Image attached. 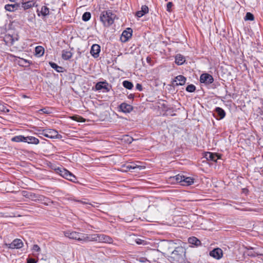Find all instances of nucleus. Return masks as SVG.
I'll return each mask as SVG.
<instances>
[{"label":"nucleus","instance_id":"obj_1","mask_svg":"<svg viewBox=\"0 0 263 263\" xmlns=\"http://www.w3.org/2000/svg\"><path fill=\"white\" fill-rule=\"evenodd\" d=\"M116 17V15L111 10H108L101 12L100 20L105 27H109L114 23Z\"/></svg>","mask_w":263,"mask_h":263},{"label":"nucleus","instance_id":"obj_2","mask_svg":"<svg viewBox=\"0 0 263 263\" xmlns=\"http://www.w3.org/2000/svg\"><path fill=\"white\" fill-rule=\"evenodd\" d=\"M65 237L71 239H75L78 241H88L90 240V236H84V235L76 231H66L64 232Z\"/></svg>","mask_w":263,"mask_h":263},{"label":"nucleus","instance_id":"obj_3","mask_svg":"<svg viewBox=\"0 0 263 263\" xmlns=\"http://www.w3.org/2000/svg\"><path fill=\"white\" fill-rule=\"evenodd\" d=\"M90 241H96L100 242L111 243L113 240L111 237L104 234H96L92 235Z\"/></svg>","mask_w":263,"mask_h":263},{"label":"nucleus","instance_id":"obj_4","mask_svg":"<svg viewBox=\"0 0 263 263\" xmlns=\"http://www.w3.org/2000/svg\"><path fill=\"white\" fill-rule=\"evenodd\" d=\"M111 86L106 82H98L95 86V88L97 90L103 89V92H109L110 91Z\"/></svg>","mask_w":263,"mask_h":263},{"label":"nucleus","instance_id":"obj_5","mask_svg":"<svg viewBox=\"0 0 263 263\" xmlns=\"http://www.w3.org/2000/svg\"><path fill=\"white\" fill-rule=\"evenodd\" d=\"M46 133L45 134V137L50 138V139H61L62 136L59 134L58 132L54 129H45Z\"/></svg>","mask_w":263,"mask_h":263},{"label":"nucleus","instance_id":"obj_6","mask_svg":"<svg viewBox=\"0 0 263 263\" xmlns=\"http://www.w3.org/2000/svg\"><path fill=\"white\" fill-rule=\"evenodd\" d=\"M200 81L206 84H212L214 81L213 77L208 73H203L200 76Z\"/></svg>","mask_w":263,"mask_h":263},{"label":"nucleus","instance_id":"obj_7","mask_svg":"<svg viewBox=\"0 0 263 263\" xmlns=\"http://www.w3.org/2000/svg\"><path fill=\"white\" fill-rule=\"evenodd\" d=\"M209 255L215 259H220L222 257L223 251L220 248H215L210 252Z\"/></svg>","mask_w":263,"mask_h":263},{"label":"nucleus","instance_id":"obj_8","mask_svg":"<svg viewBox=\"0 0 263 263\" xmlns=\"http://www.w3.org/2000/svg\"><path fill=\"white\" fill-rule=\"evenodd\" d=\"M133 30L130 28H127L124 30L121 36V40L122 42H127L132 36Z\"/></svg>","mask_w":263,"mask_h":263},{"label":"nucleus","instance_id":"obj_9","mask_svg":"<svg viewBox=\"0 0 263 263\" xmlns=\"http://www.w3.org/2000/svg\"><path fill=\"white\" fill-rule=\"evenodd\" d=\"M23 246V241L20 239H15L11 243L8 244V247L10 249H20Z\"/></svg>","mask_w":263,"mask_h":263},{"label":"nucleus","instance_id":"obj_10","mask_svg":"<svg viewBox=\"0 0 263 263\" xmlns=\"http://www.w3.org/2000/svg\"><path fill=\"white\" fill-rule=\"evenodd\" d=\"M214 115L216 117L217 119L221 120L224 118L226 112L222 108L217 107L214 110Z\"/></svg>","mask_w":263,"mask_h":263},{"label":"nucleus","instance_id":"obj_11","mask_svg":"<svg viewBox=\"0 0 263 263\" xmlns=\"http://www.w3.org/2000/svg\"><path fill=\"white\" fill-rule=\"evenodd\" d=\"M49 9L46 6H43L41 10L37 9L36 11L39 16H42L43 17H46L49 14Z\"/></svg>","mask_w":263,"mask_h":263},{"label":"nucleus","instance_id":"obj_12","mask_svg":"<svg viewBox=\"0 0 263 263\" xmlns=\"http://www.w3.org/2000/svg\"><path fill=\"white\" fill-rule=\"evenodd\" d=\"M120 109L124 113H129L132 111L133 107L132 105L126 103H122L119 106Z\"/></svg>","mask_w":263,"mask_h":263},{"label":"nucleus","instance_id":"obj_13","mask_svg":"<svg viewBox=\"0 0 263 263\" xmlns=\"http://www.w3.org/2000/svg\"><path fill=\"white\" fill-rule=\"evenodd\" d=\"M100 52V46L98 44H93L91 46L90 53L95 58H98Z\"/></svg>","mask_w":263,"mask_h":263},{"label":"nucleus","instance_id":"obj_14","mask_svg":"<svg viewBox=\"0 0 263 263\" xmlns=\"http://www.w3.org/2000/svg\"><path fill=\"white\" fill-rule=\"evenodd\" d=\"M204 157L208 160H211L215 162L218 159H220V157L217 154H214L211 152H206L204 155Z\"/></svg>","mask_w":263,"mask_h":263},{"label":"nucleus","instance_id":"obj_15","mask_svg":"<svg viewBox=\"0 0 263 263\" xmlns=\"http://www.w3.org/2000/svg\"><path fill=\"white\" fill-rule=\"evenodd\" d=\"M186 78L182 75H179L177 76L174 82H176L175 85H183L185 83Z\"/></svg>","mask_w":263,"mask_h":263},{"label":"nucleus","instance_id":"obj_16","mask_svg":"<svg viewBox=\"0 0 263 263\" xmlns=\"http://www.w3.org/2000/svg\"><path fill=\"white\" fill-rule=\"evenodd\" d=\"M20 7V4L16 3L14 4H7L5 6V9L9 12H13L18 10Z\"/></svg>","mask_w":263,"mask_h":263},{"label":"nucleus","instance_id":"obj_17","mask_svg":"<svg viewBox=\"0 0 263 263\" xmlns=\"http://www.w3.org/2000/svg\"><path fill=\"white\" fill-rule=\"evenodd\" d=\"M37 5L34 1H28L27 2L22 3V7L24 10L28 9L32 7H37Z\"/></svg>","mask_w":263,"mask_h":263},{"label":"nucleus","instance_id":"obj_18","mask_svg":"<svg viewBox=\"0 0 263 263\" xmlns=\"http://www.w3.org/2000/svg\"><path fill=\"white\" fill-rule=\"evenodd\" d=\"M44 198L45 197L44 196L36 194L32 192L30 193V197H29V199L34 201H42Z\"/></svg>","mask_w":263,"mask_h":263},{"label":"nucleus","instance_id":"obj_19","mask_svg":"<svg viewBox=\"0 0 263 263\" xmlns=\"http://www.w3.org/2000/svg\"><path fill=\"white\" fill-rule=\"evenodd\" d=\"M182 179L183 182L182 183V185L189 186L194 183V179L190 177H186L185 176H184V178H183Z\"/></svg>","mask_w":263,"mask_h":263},{"label":"nucleus","instance_id":"obj_20","mask_svg":"<svg viewBox=\"0 0 263 263\" xmlns=\"http://www.w3.org/2000/svg\"><path fill=\"white\" fill-rule=\"evenodd\" d=\"M185 61L184 57L180 54H178L175 57V63L178 65H182Z\"/></svg>","mask_w":263,"mask_h":263},{"label":"nucleus","instance_id":"obj_21","mask_svg":"<svg viewBox=\"0 0 263 263\" xmlns=\"http://www.w3.org/2000/svg\"><path fill=\"white\" fill-rule=\"evenodd\" d=\"M26 140L25 142H27L29 144H37L39 143V140L32 136L26 137Z\"/></svg>","mask_w":263,"mask_h":263},{"label":"nucleus","instance_id":"obj_22","mask_svg":"<svg viewBox=\"0 0 263 263\" xmlns=\"http://www.w3.org/2000/svg\"><path fill=\"white\" fill-rule=\"evenodd\" d=\"M57 173H59L62 177L67 179L68 174L70 172L64 168H58Z\"/></svg>","mask_w":263,"mask_h":263},{"label":"nucleus","instance_id":"obj_23","mask_svg":"<svg viewBox=\"0 0 263 263\" xmlns=\"http://www.w3.org/2000/svg\"><path fill=\"white\" fill-rule=\"evenodd\" d=\"M189 243L194 245L196 247L201 245V241L195 237H191L188 239Z\"/></svg>","mask_w":263,"mask_h":263},{"label":"nucleus","instance_id":"obj_24","mask_svg":"<svg viewBox=\"0 0 263 263\" xmlns=\"http://www.w3.org/2000/svg\"><path fill=\"white\" fill-rule=\"evenodd\" d=\"M72 56V53L70 51L63 50L62 52V58L65 60L70 59Z\"/></svg>","mask_w":263,"mask_h":263},{"label":"nucleus","instance_id":"obj_25","mask_svg":"<svg viewBox=\"0 0 263 263\" xmlns=\"http://www.w3.org/2000/svg\"><path fill=\"white\" fill-rule=\"evenodd\" d=\"M49 64L50 66L58 72H63L64 71V68L58 66L56 63L50 62Z\"/></svg>","mask_w":263,"mask_h":263},{"label":"nucleus","instance_id":"obj_26","mask_svg":"<svg viewBox=\"0 0 263 263\" xmlns=\"http://www.w3.org/2000/svg\"><path fill=\"white\" fill-rule=\"evenodd\" d=\"M35 54L39 57L42 56L44 53V48L42 46H37L35 47Z\"/></svg>","mask_w":263,"mask_h":263},{"label":"nucleus","instance_id":"obj_27","mask_svg":"<svg viewBox=\"0 0 263 263\" xmlns=\"http://www.w3.org/2000/svg\"><path fill=\"white\" fill-rule=\"evenodd\" d=\"M26 140V137L22 136V135L16 136L13 137L11 139L12 141L16 142H25Z\"/></svg>","mask_w":263,"mask_h":263},{"label":"nucleus","instance_id":"obj_28","mask_svg":"<svg viewBox=\"0 0 263 263\" xmlns=\"http://www.w3.org/2000/svg\"><path fill=\"white\" fill-rule=\"evenodd\" d=\"M183 178H184V175L181 174H178L172 177L173 180H175L176 182L180 183L181 185H182L183 182Z\"/></svg>","mask_w":263,"mask_h":263},{"label":"nucleus","instance_id":"obj_29","mask_svg":"<svg viewBox=\"0 0 263 263\" xmlns=\"http://www.w3.org/2000/svg\"><path fill=\"white\" fill-rule=\"evenodd\" d=\"M123 86L128 89H132L133 87V83L128 81L125 80L122 83Z\"/></svg>","mask_w":263,"mask_h":263},{"label":"nucleus","instance_id":"obj_30","mask_svg":"<svg viewBox=\"0 0 263 263\" xmlns=\"http://www.w3.org/2000/svg\"><path fill=\"white\" fill-rule=\"evenodd\" d=\"M91 17V14L89 12H85L82 15V20L83 21L86 22L90 20Z\"/></svg>","mask_w":263,"mask_h":263},{"label":"nucleus","instance_id":"obj_31","mask_svg":"<svg viewBox=\"0 0 263 263\" xmlns=\"http://www.w3.org/2000/svg\"><path fill=\"white\" fill-rule=\"evenodd\" d=\"M123 140H124L125 142L128 144L132 143V142L134 141V139L132 137L129 136L128 135L124 136Z\"/></svg>","mask_w":263,"mask_h":263},{"label":"nucleus","instance_id":"obj_32","mask_svg":"<svg viewBox=\"0 0 263 263\" xmlns=\"http://www.w3.org/2000/svg\"><path fill=\"white\" fill-rule=\"evenodd\" d=\"M196 90V87L193 84L189 85L186 87V90L189 92H193Z\"/></svg>","mask_w":263,"mask_h":263},{"label":"nucleus","instance_id":"obj_33","mask_svg":"<svg viewBox=\"0 0 263 263\" xmlns=\"http://www.w3.org/2000/svg\"><path fill=\"white\" fill-rule=\"evenodd\" d=\"M66 179L69 180L72 182H75L77 180V178L74 175H73L71 173L69 172Z\"/></svg>","mask_w":263,"mask_h":263},{"label":"nucleus","instance_id":"obj_34","mask_svg":"<svg viewBox=\"0 0 263 263\" xmlns=\"http://www.w3.org/2000/svg\"><path fill=\"white\" fill-rule=\"evenodd\" d=\"M254 20V15L250 12H247L245 16V20L253 21Z\"/></svg>","mask_w":263,"mask_h":263},{"label":"nucleus","instance_id":"obj_35","mask_svg":"<svg viewBox=\"0 0 263 263\" xmlns=\"http://www.w3.org/2000/svg\"><path fill=\"white\" fill-rule=\"evenodd\" d=\"M126 167L128 171L137 168V166H135V163H131L130 164H127Z\"/></svg>","mask_w":263,"mask_h":263},{"label":"nucleus","instance_id":"obj_36","mask_svg":"<svg viewBox=\"0 0 263 263\" xmlns=\"http://www.w3.org/2000/svg\"><path fill=\"white\" fill-rule=\"evenodd\" d=\"M143 13L146 14L148 12V8L146 5H143L141 7V10Z\"/></svg>","mask_w":263,"mask_h":263},{"label":"nucleus","instance_id":"obj_37","mask_svg":"<svg viewBox=\"0 0 263 263\" xmlns=\"http://www.w3.org/2000/svg\"><path fill=\"white\" fill-rule=\"evenodd\" d=\"M135 242L138 245H145V241L143 239H140V238H137L135 239Z\"/></svg>","mask_w":263,"mask_h":263},{"label":"nucleus","instance_id":"obj_38","mask_svg":"<svg viewBox=\"0 0 263 263\" xmlns=\"http://www.w3.org/2000/svg\"><path fill=\"white\" fill-rule=\"evenodd\" d=\"M31 192H29L27 191H22V195L27 198H29V197H30V194Z\"/></svg>","mask_w":263,"mask_h":263},{"label":"nucleus","instance_id":"obj_39","mask_svg":"<svg viewBox=\"0 0 263 263\" xmlns=\"http://www.w3.org/2000/svg\"><path fill=\"white\" fill-rule=\"evenodd\" d=\"M32 250L34 252H39L41 251L40 248L37 245H33Z\"/></svg>","mask_w":263,"mask_h":263},{"label":"nucleus","instance_id":"obj_40","mask_svg":"<svg viewBox=\"0 0 263 263\" xmlns=\"http://www.w3.org/2000/svg\"><path fill=\"white\" fill-rule=\"evenodd\" d=\"M36 261L32 258H28L27 259V263H36Z\"/></svg>","mask_w":263,"mask_h":263},{"label":"nucleus","instance_id":"obj_41","mask_svg":"<svg viewBox=\"0 0 263 263\" xmlns=\"http://www.w3.org/2000/svg\"><path fill=\"white\" fill-rule=\"evenodd\" d=\"M172 6H173V3L172 2H168L166 5L167 11L170 12L171 11V9L172 7Z\"/></svg>","mask_w":263,"mask_h":263},{"label":"nucleus","instance_id":"obj_42","mask_svg":"<svg viewBox=\"0 0 263 263\" xmlns=\"http://www.w3.org/2000/svg\"><path fill=\"white\" fill-rule=\"evenodd\" d=\"M40 111L44 113V114H49L50 111L49 110L48 108H44L40 110Z\"/></svg>","mask_w":263,"mask_h":263},{"label":"nucleus","instance_id":"obj_43","mask_svg":"<svg viewBox=\"0 0 263 263\" xmlns=\"http://www.w3.org/2000/svg\"><path fill=\"white\" fill-rule=\"evenodd\" d=\"M144 15V13H143L141 11H138L136 12V16L138 17H141Z\"/></svg>","mask_w":263,"mask_h":263},{"label":"nucleus","instance_id":"obj_44","mask_svg":"<svg viewBox=\"0 0 263 263\" xmlns=\"http://www.w3.org/2000/svg\"><path fill=\"white\" fill-rule=\"evenodd\" d=\"M45 131V129H43L42 131H39L38 133L39 136L40 137H41L42 136H45V134L46 133Z\"/></svg>","mask_w":263,"mask_h":263},{"label":"nucleus","instance_id":"obj_45","mask_svg":"<svg viewBox=\"0 0 263 263\" xmlns=\"http://www.w3.org/2000/svg\"><path fill=\"white\" fill-rule=\"evenodd\" d=\"M136 88L137 90H139V91H141L142 90V85L139 84V83H137L136 84Z\"/></svg>","mask_w":263,"mask_h":263},{"label":"nucleus","instance_id":"obj_46","mask_svg":"<svg viewBox=\"0 0 263 263\" xmlns=\"http://www.w3.org/2000/svg\"><path fill=\"white\" fill-rule=\"evenodd\" d=\"M135 166H137V168H139V170H142L144 168H145V166H144L139 165L136 164L135 163Z\"/></svg>","mask_w":263,"mask_h":263},{"label":"nucleus","instance_id":"obj_47","mask_svg":"<svg viewBox=\"0 0 263 263\" xmlns=\"http://www.w3.org/2000/svg\"><path fill=\"white\" fill-rule=\"evenodd\" d=\"M80 118V117H77V116H73L72 117V119L73 120H76V121H78V119H77V118Z\"/></svg>","mask_w":263,"mask_h":263},{"label":"nucleus","instance_id":"obj_48","mask_svg":"<svg viewBox=\"0 0 263 263\" xmlns=\"http://www.w3.org/2000/svg\"><path fill=\"white\" fill-rule=\"evenodd\" d=\"M22 60L25 63H28V61L27 60H26L22 59Z\"/></svg>","mask_w":263,"mask_h":263},{"label":"nucleus","instance_id":"obj_49","mask_svg":"<svg viewBox=\"0 0 263 263\" xmlns=\"http://www.w3.org/2000/svg\"><path fill=\"white\" fill-rule=\"evenodd\" d=\"M134 96L133 95L130 94L129 96V98H133Z\"/></svg>","mask_w":263,"mask_h":263},{"label":"nucleus","instance_id":"obj_50","mask_svg":"<svg viewBox=\"0 0 263 263\" xmlns=\"http://www.w3.org/2000/svg\"><path fill=\"white\" fill-rule=\"evenodd\" d=\"M146 60H147V61L148 62H149V61L151 60V58H149V57H147V59H146Z\"/></svg>","mask_w":263,"mask_h":263},{"label":"nucleus","instance_id":"obj_51","mask_svg":"<svg viewBox=\"0 0 263 263\" xmlns=\"http://www.w3.org/2000/svg\"><path fill=\"white\" fill-rule=\"evenodd\" d=\"M11 2H14L15 0H9Z\"/></svg>","mask_w":263,"mask_h":263},{"label":"nucleus","instance_id":"obj_52","mask_svg":"<svg viewBox=\"0 0 263 263\" xmlns=\"http://www.w3.org/2000/svg\"><path fill=\"white\" fill-rule=\"evenodd\" d=\"M2 110H3L4 111H5V108L4 107H3V109Z\"/></svg>","mask_w":263,"mask_h":263},{"label":"nucleus","instance_id":"obj_53","mask_svg":"<svg viewBox=\"0 0 263 263\" xmlns=\"http://www.w3.org/2000/svg\"><path fill=\"white\" fill-rule=\"evenodd\" d=\"M9 109H6L7 112H9Z\"/></svg>","mask_w":263,"mask_h":263}]
</instances>
